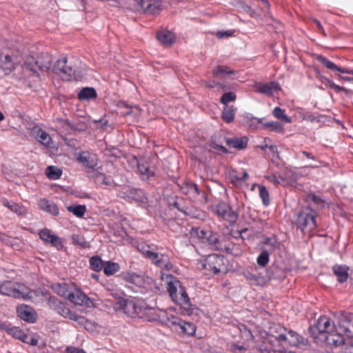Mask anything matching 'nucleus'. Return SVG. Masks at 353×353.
<instances>
[{"label":"nucleus","instance_id":"obj_1","mask_svg":"<svg viewBox=\"0 0 353 353\" xmlns=\"http://www.w3.org/2000/svg\"><path fill=\"white\" fill-rule=\"evenodd\" d=\"M166 289L173 302L181 306L182 315L190 316L193 314L194 306L190 303V299L181 281L175 276H167Z\"/></svg>","mask_w":353,"mask_h":353},{"label":"nucleus","instance_id":"obj_27","mask_svg":"<svg viewBox=\"0 0 353 353\" xmlns=\"http://www.w3.org/2000/svg\"><path fill=\"white\" fill-rule=\"evenodd\" d=\"M287 332L288 336H287L288 339L285 343H288L291 346H298L300 345L307 344V339L299 334L297 332L293 330H287Z\"/></svg>","mask_w":353,"mask_h":353},{"label":"nucleus","instance_id":"obj_20","mask_svg":"<svg viewBox=\"0 0 353 353\" xmlns=\"http://www.w3.org/2000/svg\"><path fill=\"white\" fill-rule=\"evenodd\" d=\"M286 332L287 329L279 323H272L269 329V334L281 343L287 341Z\"/></svg>","mask_w":353,"mask_h":353},{"label":"nucleus","instance_id":"obj_39","mask_svg":"<svg viewBox=\"0 0 353 353\" xmlns=\"http://www.w3.org/2000/svg\"><path fill=\"white\" fill-rule=\"evenodd\" d=\"M67 210L77 217L82 218L86 212V208L84 205H69L67 207Z\"/></svg>","mask_w":353,"mask_h":353},{"label":"nucleus","instance_id":"obj_59","mask_svg":"<svg viewBox=\"0 0 353 353\" xmlns=\"http://www.w3.org/2000/svg\"><path fill=\"white\" fill-rule=\"evenodd\" d=\"M232 34H233V32L230 31V30H227V31H224V32L219 31L216 33V36L219 38H223L224 37H228L232 36Z\"/></svg>","mask_w":353,"mask_h":353},{"label":"nucleus","instance_id":"obj_18","mask_svg":"<svg viewBox=\"0 0 353 353\" xmlns=\"http://www.w3.org/2000/svg\"><path fill=\"white\" fill-rule=\"evenodd\" d=\"M144 256L148 259L152 263L159 268L167 267L168 257L165 254H159L157 252L147 250L143 252Z\"/></svg>","mask_w":353,"mask_h":353},{"label":"nucleus","instance_id":"obj_23","mask_svg":"<svg viewBox=\"0 0 353 353\" xmlns=\"http://www.w3.org/2000/svg\"><path fill=\"white\" fill-rule=\"evenodd\" d=\"M77 159L85 166L92 169L94 168L98 164L97 155L89 152L79 153Z\"/></svg>","mask_w":353,"mask_h":353},{"label":"nucleus","instance_id":"obj_25","mask_svg":"<svg viewBox=\"0 0 353 353\" xmlns=\"http://www.w3.org/2000/svg\"><path fill=\"white\" fill-rule=\"evenodd\" d=\"M156 37L162 45L165 46H171L175 41L174 34L168 30H159Z\"/></svg>","mask_w":353,"mask_h":353},{"label":"nucleus","instance_id":"obj_55","mask_svg":"<svg viewBox=\"0 0 353 353\" xmlns=\"http://www.w3.org/2000/svg\"><path fill=\"white\" fill-rule=\"evenodd\" d=\"M171 205L177 209L179 211L183 212L186 215H190V212H188V210H184L183 208L181 207V205L177 201L173 202Z\"/></svg>","mask_w":353,"mask_h":353},{"label":"nucleus","instance_id":"obj_33","mask_svg":"<svg viewBox=\"0 0 353 353\" xmlns=\"http://www.w3.org/2000/svg\"><path fill=\"white\" fill-rule=\"evenodd\" d=\"M305 201L309 204H312L316 209H321L325 205V201L320 196L314 193L307 194Z\"/></svg>","mask_w":353,"mask_h":353},{"label":"nucleus","instance_id":"obj_34","mask_svg":"<svg viewBox=\"0 0 353 353\" xmlns=\"http://www.w3.org/2000/svg\"><path fill=\"white\" fill-rule=\"evenodd\" d=\"M212 73L215 77H221L223 75L235 74L236 71L230 69L228 66L219 65L212 69Z\"/></svg>","mask_w":353,"mask_h":353},{"label":"nucleus","instance_id":"obj_56","mask_svg":"<svg viewBox=\"0 0 353 353\" xmlns=\"http://www.w3.org/2000/svg\"><path fill=\"white\" fill-rule=\"evenodd\" d=\"M67 353H86L83 349L75 347H68L66 348Z\"/></svg>","mask_w":353,"mask_h":353},{"label":"nucleus","instance_id":"obj_41","mask_svg":"<svg viewBox=\"0 0 353 353\" xmlns=\"http://www.w3.org/2000/svg\"><path fill=\"white\" fill-rule=\"evenodd\" d=\"M272 114L275 118L281 120L285 123H292L291 118L285 114L284 110L281 109L279 107H275L273 110Z\"/></svg>","mask_w":353,"mask_h":353},{"label":"nucleus","instance_id":"obj_53","mask_svg":"<svg viewBox=\"0 0 353 353\" xmlns=\"http://www.w3.org/2000/svg\"><path fill=\"white\" fill-rule=\"evenodd\" d=\"M280 176H278L276 174H272L268 176H266V179L270 182L274 184L275 185H277L281 183L279 181Z\"/></svg>","mask_w":353,"mask_h":353},{"label":"nucleus","instance_id":"obj_15","mask_svg":"<svg viewBox=\"0 0 353 353\" xmlns=\"http://www.w3.org/2000/svg\"><path fill=\"white\" fill-rule=\"evenodd\" d=\"M72 287L74 288V290H72L68 299L76 305L89 306L90 303V298L80 289L76 288L75 285L72 284Z\"/></svg>","mask_w":353,"mask_h":353},{"label":"nucleus","instance_id":"obj_13","mask_svg":"<svg viewBox=\"0 0 353 353\" xmlns=\"http://www.w3.org/2000/svg\"><path fill=\"white\" fill-rule=\"evenodd\" d=\"M139 4L145 14H156L161 10V0H139Z\"/></svg>","mask_w":353,"mask_h":353},{"label":"nucleus","instance_id":"obj_49","mask_svg":"<svg viewBox=\"0 0 353 353\" xmlns=\"http://www.w3.org/2000/svg\"><path fill=\"white\" fill-rule=\"evenodd\" d=\"M210 231H205L201 228H193L192 230V235L196 236L199 239L205 242V240L210 234Z\"/></svg>","mask_w":353,"mask_h":353},{"label":"nucleus","instance_id":"obj_24","mask_svg":"<svg viewBox=\"0 0 353 353\" xmlns=\"http://www.w3.org/2000/svg\"><path fill=\"white\" fill-rule=\"evenodd\" d=\"M38 205L40 210L48 212L52 216H57L59 213L58 206L50 200L41 199L39 201Z\"/></svg>","mask_w":353,"mask_h":353},{"label":"nucleus","instance_id":"obj_8","mask_svg":"<svg viewBox=\"0 0 353 353\" xmlns=\"http://www.w3.org/2000/svg\"><path fill=\"white\" fill-rule=\"evenodd\" d=\"M182 193L186 195L192 200H196L199 196L207 201V194L205 192L201 191L198 185L191 181H185L181 184H178Z\"/></svg>","mask_w":353,"mask_h":353},{"label":"nucleus","instance_id":"obj_37","mask_svg":"<svg viewBox=\"0 0 353 353\" xmlns=\"http://www.w3.org/2000/svg\"><path fill=\"white\" fill-rule=\"evenodd\" d=\"M1 203L3 205L7 207L13 212L18 214H22L24 212L23 208L12 201H10L7 199H3L1 200Z\"/></svg>","mask_w":353,"mask_h":353},{"label":"nucleus","instance_id":"obj_30","mask_svg":"<svg viewBox=\"0 0 353 353\" xmlns=\"http://www.w3.org/2000/svg\"><path fill=\"white\" fill-rule=\"evenodd\" d=\"M205 242H207L212 248L217 250H228L229 248H226V246H223L222 243L220 241L218 235L216 234H212L211 232L208 234Z\"/></svg>","mask_w":353,"mask_h":353},{"label":"nucleus","instance_id":"obj_47","mask_svg":"<svg viewBox=\"0 0 353 353\" xmlns=\"http://www.w3.org/2000/svg\"><path fill=\"white\" fill-rule=\"evenodd\" d=\"M236 94L234 92H226L222 94L220 102L224 105H229L228 103L236 101Z\"/></svg>","mask_w":353,"mask_h":353},{"label":"nucleus","instance_id":"obj_14","mask_svg":"<svg viewBox=\"0 0 353 353\" xmlns=\"http://www.w3.org/2000/svg\"><path fill=\"white\" fill-rule=\"evenodd\" d=\"M19 318L28 323H34L37 320V313L32 307L26 305H20L17 307Z\"/></svg>","mask_w":353,"mask_h":353},{"label":"nucleus","instance_id":"obj_52","mask_svg":"<svg viewBox=\"0 0 353 353\" xmlns=\"http://www.w3.org/2000/svg\"><path fill=\"white\" fill-rule=\"evenodd\" d=\"M96 181L101 185H110L111 184L110 180L103 173H99L97 175Z\"/></svg>","mask_w":353,"mask_h":353},{"label":"nucleus","instance_id":"obj_62","mask_svg":"<svg viewBox=\"0 0 353 353\" xmlns=\"http://www.w3.org/2000/svg\"><path fill=\"white\" fill-rule=\"evenodd\" d=\"M331 87H332L334 90H336V91H337V92H339V91H345V90H346L345 88H343V87H341V86H339V85H336V84H335V83H334L331 84Z\"/></svg>","mask_w":353,"mask_h":353},{"label":"nucleus","instance_id":"obj_21","mask_svg":"<svg viewBox=\"0 0 353 353\" xmlns=\"http://www.w3.org/2000/svg\"><path fill=\"white\" fill-rule=\"evenodd\" d=\"M315 59L316 61H318L322 65H323L325 68H327V69H329L332 71L336 70L343 74H353V69L349 70L347 68L338 67L335 63H334L332 61H331L327 58H326L325 57H324L321 54L316 55Z\"/></svg>","mask_w":353,"mask_h":353},{"label":"nucleus","instance_id":"obj_35","mask_svg":"<svg viewBox=\"0 0 353 353\" xmlns=\"http://www.w3.org/2000/svg\"><path fill=\"white\" fill-rule=\"evenodd\" d=\"M97 97L96 90L93 88H84L78 93V98L80 100H89L95 99Z\"/></svg>","mask_w":353,"mask_h":353},{"label":"nucleus","instance_id":"obj_43","mask_svg":"<svg viewBox=\"0 0 353 353\" xmlns=\"http://www.w3.org/2000/svg\"><path fill=\"white\" fill-rule=\"evenodd\" d=\"M90 268L97 272L101 271L103 269L104 264L101 259L98 256L91 257L90 260Z\"/></svg>","mask_w":353,"mask_h":353},{"label":"nucleus","instance_id":"obj_32","mask_svg":"<svg viewBox=\"0 0 353 353\" xmlns=\"http://www.w3.org/2000/svg\"><path fill=\"white\" fill-rule=\"evenodd\" d=\"M226 143L228 145L238 150L245 149L248 145V138L243 137L240 138L227 139Z\"/></svg>","mask_w":353,"mask_h":353},{"label":"nucleus","instance_id":"obj_10","mask_svg":"<svg viewBox=\"0 0 353 353\" xmlns=\"http://www.w3.org/2000/svg\"><path fill=\"white\" fill-rule=\"evenodd\" d=\"M40 239L46 243H49L57 250H61L63 247L61 239L55 235L52 230L45 228L41 230L39 233Z\"/></svg>","mask_w":353,"mask_h":353},{"label":"nucleus","instance_id":"obj_17","mask_svg":"<svg viewBox=\"0 0 353 353\" xmlns=\"http://www.w3.org/2000/svg\"><path fill=\"white\" fill-rule=\"evenodd\" d=\"M56 312L59 315L76 321L81 325H83L87 321V319L84 316H79L75 312L71 311L68 307H65L63 303L59 306Z\"/></svg>","mask_w":353,"mask_h":353},{"label":"nucleus","instance_id":"obj_28","mask_svg":"<svg viewBox=\"0 0 353 353\" xmlns=\"http://www.w3.org/2000/svg\"><path fill=\"white\" fill-rule=\"evenodd\" d=\"M332 270L339 283H343L347 280L349 268L347 265L336 264L333 266Z\"/></svg>","mask_w":353,"mask_h":353},{"label":"nucleus","instance_id":"obj_29","mask_svg":"<svg viewBox=\"0 0 353 353\" xmlns=\"http://www.w3.org/2000/svg\"><path fill=\"white\" fill-rule=\"evenodd\" d=\"M4 331L15 339H20L23 342H27L26 340L28 336L18 327L12 326L10 323H8Z\"/></svg>","mask_w":353,"mask_h":353},{"label":"nucleus","instance_id":"obj_46","mask_svg":"<svg viewBox=\"0 0 353 353\" xmlns=\"http://www.w3.org/2000/svg\"><path fill=\"white\" fill-rule=\"evenodd\" d=\"M270 261V254L267 250H263L256 259L257 264L261 267H265Z\"/></svg>","mask_w":353,"mask_h":353},{"label":"nucleus","instance_id":"obj_51","mask_svg":"<svg viewBox=\"0 0 353 353\" xmlns=\"http://www.w3.org/2000/svg\"><path fill=\"white\" fill-rule=\"evenodd\" d=\"M48 306L56 312L63 303L54 296L48 295Z\"/></svg>","mask_w":353,"mask_h":353},{"label":"nucleus","instance_id":"obj_61","mask_svg":"<svg viewBox=\"0 0 353 353\" xmlns=\"http://www.w3.org/2000/svg\"><path fill=\"white\" fill-rule=\"evenodd\" d=\"M301 153L308 159L316 160L315 156L309 152L303 150L301 152Z\"/></svg>","mask_w":353,"mask_h":353},{"label":"nucleus","instance_id":"obj_57","mask_svg":"<svg viewBox=\"0 0 353 353\" xmlns=\"http://www.w3.org/2000/svg\"><path fill=\"white\" fill-rule=\"evenodd\" d=\"M312 21H313L314 24L315 25L316 28H317V30L319 32H322L325 35V33L324 29H323V26L321 25V22L316 19H313Z\"/></svg>","mask_w":353,"mask_h":353},{"label":"nucleus","instance_id":"obj_9","mask_svg":"<svg viewBox=\"0 0 353 353\" xmlns=\"http://www.w3.org/2000/svg\"><path fill=\"white\" fill-rule=\"evenodd\" d=\"M18 63L17 57L13 54L0 52V68L6 74L13 71Z\"/></svg>","mask_w":353,"mask_h":353},{"label":"nucleus","instance_id":"obj_12","mask_svg":"<svg viewBox=\"0 0 353 353\" xmlns=\"http://www.w3.org/2000/svg\"><path fill=\"white\" fill-rule=\"evenodd\" d=\"M161 312L162 310L158 308L149 306L145 302L139 319L147 322L158 321L160 320Z\"/></svg>","mask_w":353,"mask_h":353},{"label":"nucleus","instance_id":"obj_45","mask_svg":"<svg viewBox=\"0 0 353 353\" xmlns=\"http://www.w3.org/2000/svg\"><path fill=\"white\" fill-rule=\"evenodd\" d=\"M37 139L40 143L45 145H50L52 140L50 136L41 129L38 130Z\"/></svg>","mask_w":353,"mask_h":353},{"label":"nucleus","instance_id":"obj_16","mask_svg":"<svg viewBox=\"0 0 353 353\" xmlns=\"http://www.w3.org/2000/svg\"><path fill=\"white\" fill-rule=\"evenodd\" d=\"M17 283L11 281H5L0 284V293L3 295L19 298L21 292L17 288Z\"/></svg>","mask_w":353,"mask_h":353},{"label":"nucleus","instance_id":"obj_40","mask_svg":"<svg viewBox=\"0 0 353 353\" xmlns=\"http://www.w3.org/2000/svg\"><path fill=\"white\" fill-rule=\"evenodd\" d=\"M62 171L60 168L54 165L48 166L46 170V174L48 178L52 180H57L61 176Z\"/></svg>","mask_w":353,"mask_h":353},{"label":"nucleus","instance_id":"obj_50","mask_svg":"<svg viewBox=\"0 0 353 353\" xmlns=\"http://www.w3.org/2000/svg\"><path fill=\"white\" fill-rule=\"evenodd\" d=\"M205 86H206V88H210V89H214V88H219L218 90H221V91H226L227 90H229L230 88H228L225 84L221 83L220 82H217L214 80L206 82Z\"/></svg>","mask_w":353,"mask_h":353},{"label":"nucleus","instance_id":"obj_3","mask_svg":"<svg viewBox=\"0 0 353 353\" xmlns=\"http://www.w3.org/2000/svg\"><path fill=\"white\" fill-rule=\"evenodd\" d=\"M196 266L205 275L226 272L224 257L216 254H209L203 259L199 261Z\"/></svg>","mask_w":353,"mask_h":353},{"label":"nucleus","instance_id":"obj_22","mask_svg":"<svg viewBox=\"0 0 353 353\" xmlns=\"http://www.w3.org/2000/svg\"><path fill=\"white\" fill-rule=\"evenodd\" d=\"M255 347L260 353H281V351L276 350L272 341L269 338L261 339L256 342Z\"/></svg>","mask_w":353,"mask_h":353},{"label":"nucleus","instance_id":"obj_44","mask_svg":"<svg viewBox=\"0 0 353 353\" xmlns=\"http://www.w3.org/2000/svg\"><path fill=\"white\" fill-rule=\"evenodd\" d=\"M259 196L262 200L263 204L268 205L270 202L269 192L264 185H259Z\"/></svg>","mask_w":353,"mask_h":353},{"label":"nucleus","instance_id":"obj_38","mask_svg":"<svg viewBox=\"0 0 353 353\" xmlns=\"http://www.w3.org/2000/svg\"><path fill=\"white\" fill-rule=\"evenodd\" d=\"M120 266L117 263L107 261L104 264L103 272L107 276L113 275L114 274L119 272Z\"/></svg>","mask_w":353,"mask_h":353},{"label":"nucleus","instance_id":"obj_2","mask_svg":"<svg viewBox=\"0 0 353 353\" xmlns=\"http://www.w3.org/2000/svg\"><path fill=\"white\" fill-rule=\"evenodd\" d=\"M310 334L314 338L317 337V334H328L325 336V341L330 345L337 346L343 342L342 338L335 334L336 327L330 318L326 316H321L317 320L315 326L310 327Z\"/></svg>","mask_w":353,"mask_h":353},{"label":"nucleus","instance_id":"obj_4","mask_svg":"<svg viewBox=\"0 0 353 353\" xmlns=\"http://www.w3.org/2000/svg\"><path fill=\"white\" fill-rule=\"evenodd\" d=\"M145 301L143 299L130 298H120L114 304V309L120 311L132 319L139 317Z\"/></svg>","mask_w":353,"mask_h":353},{"label":"nucleus","instance_id":"obj_26","mask_svg":"<svg viewBox=\"0 0 353 353\" xmlns=\"http://www.w3.org/2000/svg\"><path fill=\"white\" fill-rule=\"evenodd\" d=\"M51 288L52 290L59 294L60 296L68 299L72 291V285L70 286L69 284L63 283H55L52 284Z\"/></svg>","mask_w":353,"mask_h":353},{"label":"nucleus","instance_id":"obj_7","mask_svg":"<svg viewBox=\"0 0 353 353\" xmlns=\"http://www.w3.org/2000/svg\"><path fill=\"white\" fill-rule=\"evenodd\" d=\"M168 322L171 329L178 334L192 336L196 332L194 323L183 321L178 316H171Z\"/></svg>","mask_w":353,"mask_h":353},{"label":"nucleus","instance_id":"obj_6","mask_svg":"<svg viewBox=\"0 0 353 353\" xmlns=\"http://www.w3.org/2000/svg\"><path fill=\"white\" fill-rule=\"evenodd\" d=\"M316 213L310 208L302 210L298 215L296 219L297 228L302 231L308 230L312 231L316 228Z\"/></svg>","mask_w":353,"mask_h":353},{"label":"nucleus","instance_id":"obj_31","mask_svg":"<svg viewBox=\"0 0 353 353\" xmlns=\"http://www.w3.org/2000/svg\"><path fill=\"white\" fill-rule=\"evenodd\" d=\"M236 112V108L233 105H224L221 114L222 119L227 123H232Z\"/></svg>","mask_w":353,"mask_h":353},{"label":"nucleus","instance_id":"obj_36","mask_svg":"<svg viewBox=\"0 0 353 353\" xmlns=\"http://www.w3.org/2000/svg\"><path fill=\"white\" fill-rule=\"evenodd\" d=\"M339 327L348 336L353 338V320L343 318L340 321Z\"/></svg>","mask_w":353,"mask_h":353},{"label":"nucleus","instance_id":"obj_60","mask_svg":"<svg viewBox=\"0 0 353 353\" xmlns=\"http://www.w3.org/2000/svg\"><path fill=\"white\" fill-rule=\"evenodd\" d=\"M188 212H190V216L194 217V218H199L201 216V214L203 213L201 210H189Z\"/></svg>","mask_w":353,"mask_h":353},{"label":"nucleus","instance_id":"obj_19","mask_svg":"<svg viewBox=\"0 0 353 353\" xmlns=\"http://www.w3.org/2000/svg\"><path fill=\"white\" fill-rule=\"evenodd\" d=\"M280 89L279 83L275 81H270L267 83L256 82L254 85V90L259 93L264 94L268 96H272L273 92Z\"/></svg>","mask_w":353,"mask_h":353},{"label":"nucleus","instance_id":"obj_42","mask_svg":"<svg viewBox=\"0 0 353 353\" xmlns=\"http://www.w3.org/2000/svg\"><path fill=\"white\" fill-rule=\"evenodd\" d=\"M137 169L140 174L145 176L147 179H150L154 176L155 173L151 170L150 168L144 163L138 162Z\"/></svg>","mask_w":353,"mask_h":353},{"label":"nucleus","instance_id":"obj_63","mask_svg":"<svg viewBox=\"0 0 353 353\" xmlns=\"http://www.w3.org/2000/svg\"><path fill=\"white\" fill-rule=\"evenodd\" d=\"M339 79H340L343 81H352L353 82V77H343L341 75H339Z\"/></svg>","mask_w":353,"mask_h":353},{"label":"nucleus","instance_id":"obj_58","mask_svg":"<svg viewBox=\"0 0 353 353\" xmlns=\"http://www.w3.org/2000/svg\"><path fill=\"white\" fill-rule=\"evenodd\" d=\"M73 239L75 241L76 243L79 245L81 247H85L86 246V241L85 239L82 237H79V236L74 237Z\"/></svg>","mask_w":353,"mask_h":353},{"label":"nucleus","instance_id":"obj_54","mask_svg":"<svg viewBox=\"0 0 353 353\" xmlns=\"http://www.w3.org/2000/svg\"><path fill=\"white\" fill-rule=\"evenodd\" d=\"M230 348L234 353H242L246 350L243 346L236 344L231 345Z\"/></svg>","mask_w":353,"mask_h":353},{"label":"nucleus","instance_id":"obj_48","mask_svg":"<svg viewBox=\"0 0 353 353\" xmlns=\"http://www.w3.org/2000/svg\"><path fill=\"white\" fill-rule=\"evenodd\" d=\"M265 127L270 129L271 131L278 132V133H283L284 128L283 125L278 121H271L265 123Z\"/></svg>","mask_w":353,"mask_h":353},{"label":"nucleus","instance_id":"obj_5","mask_svg":"<svg viewBox=\"0 0 353 353\" xmlns=\"http://www.w3.org/2000/svg\"><path fill=\"white\" fill-rule=\"evenodd\" d=\"M77 65L74 58H62L56 61L53 72L63 81H71L76 78Z\"/></svg>","mask_w":353,"mask_h":353},{"label":"nucleus","instance_id":"obj_11","mask_svg":"<svg viewBox=\"0 0 353 353\" xmlns=\"http://www.w3.org/2000/svg\"><path fill=\"white\" fill-rule=\"evenodd\" d=\"M214 213L228 221H235L237 215L234 213L231 207L225 202L218 203L214 208Z\"/></svg>","mask_w":353,"mask_h":353},{"label":"nucleus","instance_id":"obj_64","mask_svg":"<svg viewBox=\"0 0 353 353\" xmlns=\"http://www.w3.org/2000/svg\"><path fill=\"white\" fill-rule=\"evenodd\" d=\"M269 150L273 152V153H276L278 154V150H277V146L276 145H270L269 146Z\"/></svg>","mask_w":353,"mask_h":353}]
</instances>
